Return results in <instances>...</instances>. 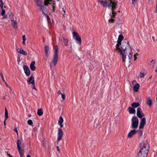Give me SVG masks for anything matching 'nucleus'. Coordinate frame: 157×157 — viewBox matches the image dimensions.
Wrapping results in <instances>:
<instances>
[{"label":"nucleus","instance_id":"1","mask_svg":"<svg viewBox=\"0 0 157 157\" xmlns=\"http://www.w3.org/2000/svg\"><path fill=\"white\" fill-rule=\"evenodd\" d=\"M117 51L121 55L122 62L130 65L132 58V52L129 42L123 41L121 46V49Z\"/></svg>","mask_w":157,"mask_h":157},{"label":"nucleus","instance_id":"2","mask_svg":"<svg viewBox=\"0 0 157 157\" xmlns=\"http://www.w3.org/2000/svg\"><path fill=\"white\" fill-rule=\"evenodd\" d=\"M98 2L100 3L104 7H108L109 8H111L112 10L111 13L110 14L111 18L109 19V21L110 23H113L114 19L113 18L115 17L117 13L115 11L117 7V2L115 0H106L105 1L98 0Z\"/></svg>","mask_w":157,"mask_h":157},{"label":"nucleus","instance_id":"3","mask_svg":"<svg viewBox=\"0 0 157 157\" xmlns=\"http://www.w3.org/2000/svg\"><path fill=\"white\" fill-rule=\"evenodd\" d=\"M149 151V146L147 142L140 144V150L138 153V157H146Z\"/></svg>","mask_w":157,"mask_h":157},{"label":"nucleus","instance_id":"4","mask_svg":"<svg viewBox=\"0 0 157 157\" xmlns=\"http://www.w3.org/2000/svg\"><path fill=\"white\" fill-rule=\"evenodd\" d=\"M63 121L64 120L63 117H59L58 121V124L59 125L60 128H58L57 138V141L58 142L62 139L63 136V131L61 128L63 127Z\"/></svg>","mask_w":157,"mask_h":157},{"label":"nucleus","instance_id":"5","mask_svg":"<svg viewBox=\"0 0 157 157\" xmlns=\"http://www.w3.org/2000/svg\"><path fill=\"white\" fill-rule=\"evenodd\" d=\"M58 47L57 46H56L55 48L54 55L53 56L52 60L50 64V67H52V63H53L54 66H56L57 63L58 59Z\"/></svg>","mask_w":157,"mask_h":157},{"label":"nucleus","instance_id":"6","mask_svg":"<svg viewBox=\"0 0 157 157\" xmlns=\"http://www.w3.org/2000/svg\"><path fill=\"white\" fill-rule=\"evenodd\" d=\"M34 1L41 11L42 12L47 11L46 8L42 5L43 3L42 0H34Z\"/></svg>","mask_w":157,"mask_h":157},{"label":"nucleus","instance_id":"7","mask_svg":"<svg viewBox=\"0 0 157 157\" xmlns=\"http://www.w3.org/2000/svg\"><path fill=\"white\" fill-rule=\"evenodd\" d=\"M132 128H137L139 124V119L136 116H133L132 117Z\"/></svg>","mask_w":157,"mask_h":157},{"label":"nucleus","instance_id":"8","mask_svg":"<svg viewBox=\"0 0 157 157\" xmlns=\"http://www.w3.org/2000/svg\"><path fill=\"white\" fill-rule=\"evenodd\" d=\"M124 37L122 35H120L118 37V40L117 41V43L116 44V51H117L121 49L120 45H122L121 44V41L123 39Z\"/></svg>","mask_w":157,"mask_h":157},{"label":"nucleus","instance_id":"9","mask_svg":"<svg viewBox=\"0 0 157 157\" xmlns=\"http://www.w3.org/2000/svg\"><path fill=\"white\" fill-rule=\"evenodd\" d=\"M21 144V141L19 140H17V147L18 151L19 152L21 157H22V156L23 155V151L22 150L21 147L20 146V144Z\"/></svg>","mask_w":157,"mask_h":157},{"label":"nucleus","instance_id":"10","mask_svg":"<svg viewBox=\"0 0 157 157\" xmlns=\"http://www.w3.org/2000/svg\"><path fill=\"white\" fill-rule=\"evenodd\" d=\"M73 37L77 41L79 45L81 44V39L78 33L75 32L73 33Z\"/></svg>","mask_w":157,"mask_h":157},{"label":"nucleus","instance_id":"11","mask_svg":"<svg viewBox=\"0 0 157 157\" xmlns=\"http://www.w3.org/2000/svg\"><path fill=\"white\" fill-rule=\"evenodd\" d=\"M10 20L11 25L13 28L15 29H17L18 28V25L17 20H14L13 18L12 17L10 18Z\"/></svg>","mask_w":157,"mask_h":157},{"label":"nucleus","instance_id":"12","mask_svg":"<svg viewBox=\"0 0 157 157\" xmlns=\"http://www.w3.org/2000/svg\"><path fill=\"white\" fill-rule=\"evenodd\" d=\"M146 119L144 117L141 119V121L140 123L139 126V128L142 129L144 128V126L146 123Z\"/></svg>","mask_w":157,"mask_h":157},{"label":"nucleus","instance_id":"13","mask_svg":"<svg viewBox=\"0 0 157 157\" xmlns=\"http://www.w3.org/2000/svg\"><path fill=\"white\" fill-rule=\"evenodd\" d=\"M25 72L26 75L29 76L30 75V72L29 67L26 65H24L23 67Z\"/></svg>","mask_w":157,"mask_h":157},{"label":"nucleus","instance_id":"14","mask_svg":"<svg viewBox=\"0 0 157 157\" xmlns=\"http://www.w3.org/2000/svg\"><path fill=\"white\" fill-rule=\"evenodd\" d=\"M27 82L29 84H32V85H33L35 84V80L34 77L31 76L28 79Z\"/></svg>","mask_w":157,"mask_h":157},{"label":"nucleus","instance_id":"15","mask_svg":"<svg viewBox=\"0 0 157 157\" xmlns=\"http://www.w3.org/2000/svg\"><path fill=\"white\" fill-rule=\"evenodd\" d=\"M137 115L140 118H142L143 116H144L143 113L141 114V109L139 108L137 109Z\"/></svg>","mask_w":157,"mask_h":157},{"label":"nucleus","instance_id":"16","mask_svg":"<svg viewBox=\"0 0 157 157\" xmlns=\"http://www.w3.org/2000/svg\"><path fill=\"white\" fill-rule=\"evenodd\" d=\"M136 131L135 130H131L128 134V137L130 138L132 137L133 136L136 134Z\"/></svg>","mask_w":157,"mask_h":157},{"label":"nucleus","instance_id":"17","mask_svg":"<svg viewBox=\"0 0 157 157\" xmlns=\"http://www.w3.org/2000/svg\"><path fill=\"white\" fill-rule=\"evenodd\" d=\"M44 146L46 150H48L49 147L48 141L47 140H45L43 143Z\"/></svg>","mask_w":157,"mask_h":157},{"label":"nucleus","instance_id":"18","mask_svg":"<svg viewBox=\"0 0 157 157\" xmlns=\"http://www.w3.org/2000/svg\"><path fill=\"white\" fill-rule=\"evenodd\" d=\"M146 103L147 104L151 107L152 105V100L150 97H148L147 98Z\"/></svg>","mask_w":157,"mask_h":157},{"label":"nucleus","instance_id":"19","mask_svg":"<svg viewBox=\"0 0 157 157\" xmlns=\"http://www.w3.org/2000/svg\"><path fill=\"white\" fill-rule=\"evenodd\" d=\"M35 61H33L30 64V69L33 71H34L36 69V67L35 66Z\"/></svg>","mask_w":157,"mask_h":157},{"label":"nucleus","instance_id":"20","mask_svg":"<svg viewBox=\"0 0 157 157\" xmlns=\"http://www.w3.org/2000/svg\"><path fill=\"white\" fill-rule=\"evenodd\" d=\"M128 111L130 114H134L135 113V110L134 108L131 107L128 108Z\"/></svg>","mask_w":157,"mask_h":157},{"label":"nucleus","instance_id":"21","mask_svg":"<svg viewBox=\"0 0 157 157\" xmlns=\"http://www.w3.org/2000/svg\"><path fill=\"white\" fill-rule=\"evenodd\" d=\"M140 87V85L138 83H136L133 87V90L135 92L138 91Z\"/></svg>","mask_w":157,"mask_h":157},{"label":"nucleus","instance_id":"22","mask_svg":"<svg viewBox=\"0 0 157 157\" xmlns=\"http://www.w3.org/2000/svg\"><path fill=\"white\" fill-rule=\"evenodd\" d=\"M61 41L64 43L65 45L67 46L68 45V40L67 39L63 38L61 39Z\"/></svg>","mask_w":157,"mask_h":157},{"label":"nucleus","instance_id":"23","mask_svg":"<svg viewBox=\"0 0 157 157\" xmlns=\"http://www.w3.org/2000/svg\"><path fill=\"white\" fill-rule=\"evenodd\" d=\"M139 105V104L138 102H133L131 105L133 108H134L138 107Z\"/></svg>","mask_w":157,"mask_h":157},{"label":"nucleus","instance_id":"24","mask_svg":"<svg viewBox=\"0 0 157 157\" xmlns=\"http://www.w3.org/2000/svg\"><path fill=\"white\" fill-rule=\"evenodd\" d=\"M44 49L45 51V55L47 56L48 54V51L49 50V47L47 45H46L44 47Z\"/></svg>","mask_w":157,"mask_h":157},{"label":"nucleus","instance_id":"25","mask_svg":"<svg viewBox=\"0 0 157 157\" xmlns=\"http://www.w3.org/2000/svg\"><path fill=\"white\" fill-rule=\"evenodd\" d=\"M37 114L39 116H41L43 114L42 109H39L37 110Z\"/></svg>","mask_w":157,"mask_h":157},{"label":"nucleus","instance_id":"26","mask_svg":"<svg viewBox=\"0 0 157 157\" xmlns=\"http://www.w3.org/2000/svg\"><path fill=\"white\" fill-rule=\"evenodd\" d=\"M4 3L3 1L0 2V7L1 9V10H5L4 9L6 8V6H3Z\"/></svg>","mask_w":157,"mask_h":157},{"label":"nucleus","instance_id":"27","mask_svg":"<svg viewBox=\"0 0 157 157\" xmlns=\"http://www.w3.org/2000/svg\"><path fill=\"white\" fill-rule=\"evenodd\" d=\"M5 117L6 120L8 118V111L7 109L6 108H5Z\"/></svg>","mask_w":157,"mask_h":157},{"label":"nucleus","instance_id":"28","mask_svg":"<svg viewBox=\"0 0 157 157\" xmlns=\"http://www.w3.org/2000/svg\"><path fill=\"white\" fill-rule=\"evenodd\" d=\"M47 12V11L46 12H42V13H43V14H44V15L45 16V17L47 18L48 22L49 23V21L50 20V19L49 18V17L45 13V12Z\"/></svg>","mask_w":157,"mask_h":157},{"label":"nucleus","instance_id":"29","mask_svg":"<svg viewBox=\"0 0 157 157\" xmlns=\"http://www.w3.org/2000/svg\"><path fill=\"white\" fill-rule=\"evenodd\" d=\"M51 0H44V4L45 6H48V4H50V2Z\"/></svg>","mask_w":157,"mask_h":157},{"label":"nucleus","instance_id":"30","mask_svg":"<svg viewBox=\"0 0 157 157\" xmlns=\"http://www.w3.org/2000/svg\"><path fill=\"white\" fill-rule=\"evenodd\" d=\"M26 38H25V35H24L22 36V44L24 45H25V41L26 40Z\"/></svg>","mask_w":157,"mask_h":157},{"label":"nucleus","instance_id":"31","mask_svg":"<svg viewBox=\"0 0 157 157\" xmlns=\"http://www.w3.org/2000/svg\"><path fill=\"white\" fill-rule=\"evenodd\" d=\"M20 54H23L25 56H26L27 55V53L26 51H24L23 49H22Z\"/></svg>","mask_w":157,"mask_h":157},{"label":"nucleus","instance_id":"32","mask_svg":"<svg viewBox=\"0 0 157 157\" xmlns=\"http://www.w3.org/2000/svg\"><path fill=\"white\" fill-rule=\"evenodd\" d=\"M16 51H17V53L20 54L21 53V50L22 49V48H16Z\"/></svg>","mask_w":157,"mask_h":157},{"label":"nucleus","instance_id":"33","mask_svg":"<svg viewBox=\"0 0 157 157\" xmlns=\"http://www.w3.org/2000/svg\"><path fill=\"white\" fill-rule=\"evenodd\" d=\"M28 124L29 125H31L33 124V121L31 120H29L27 121Z\"/></svg>","mask_w":157,"mask_h":157},{"label":"nucleus","instance_id":"34","mask_svg":"<svg viewBox=\"0 0 157 157\" xmlns=\"http://www.w3.org/2000/svg\"><path fill=\"white\" fill-rule=\"evenodd\" d=\"M1 15L2 16H4V14L5 13L6 11L5 10H1Z\"/></svg>","mask_w":157,"mask_h":157},{"label":"nucleus","instance_id":"35","mask_svg":"<svg viewBox=\"0 0 157 157\" xmlns=\"http://www.w3.org/2000/svg\"><path fill=\"white\" fill-rule=\"evenodd\" d=\"M62 9L63 12V16L64 17H65V15L66 13L65 8L64 9L63 8Z\"/></svg>","mask_w":157,"mask_h":157},{"label":"nucleus","instance_id":"36","mask_svg":"<svg viewBox=\"0 0 157 157\" xmlns=\"http://www.w3.org/2000/svg\"><path fill=\"white\" fill-rule=\"evenodd\" d=\"M138 55V54L137 53H136L134 55V60H136L137 59V57L136 56H137Z\"/></svg>","mask_w":157,"mask_h":157},{"label":"nucleus","instance_id":"37","mask_svg":"<svg viewBox=\"0 0 157 157\" xmlns=\"http://www.w3.org/2000/svg\"><path fill=\"white\" fill-rule=\"evenodd\" d=\"M62 98L63 100H64L65 99V96L64 94H62Z\"/></svg>","mask_w":157,"mask_h":157},{"label":"nucleus","instance_id":"38","mask_svg":"<svg viewBox=\"0 0 157 157\" xmlns=\"http://www.w3.org/2000/svg\"><path fill=\"white\" fill-rule=\"evenodd\" d=\"M0 75H1V78H2V80H3V82H5V80L4 79L3 75H2V73H0Z\"/></svg>","mask_w":157,"mask_h":157},{"label":"nucleus","instance_id":"39","mask_svg":"<svg viewBox=\"0 0 157 157\" xmlns=\"http://www.w3.org/2000/svg\"><path fill=\"white\" fill-rule=\"evenodd\" d=\"M145 76L144 74L143 73H140V78H143Z\"/></svg>","mask_w":157,"mask_h":157},{"label":"nucleus","instance_id":"40","mask_svg":"<svg viewBox=\"0 0 157 157\" xmlns=\"http://www.w3.org/2000/svg\"><path fill=\"white\" fill-rule=\"evenodd\" d=\"M5 83V85H6V86H7V87H9V88L10 89V90L11 91V88L10 87V86H9L7 84V83H6V82L5 81V82H4Z\"/></svg>","mask_w":157,"mask_h":157},{"label":"nucleus","instance_id":"41","mask_svg":"<svg viewBox=\"0 0 157 157\" xmlns=\"http://www.w3.org/2000/svg\"><path fill=\"white\" fill-rule=\"evenodd\" d=\"M132 4H134L135 3V2L137 1V0H132Z\"/></svg>","mask_w":157,"mask_h":157},{"label":"nucleus","instance_id":"42","mask_svg":"<svg viewBox=\"0 0 157 157\" xmlns=\"http://www.w3.org/2000/svg\"><path fill=\"white\" fill-rule=\"evenodd\" d=\"M14 130H15V132L17 133V135H18V132H17V128H14Z\"/></svg>","mask_w":157,"mask_h":157},{"label":"nucleus","instance_id":"43","mask_svg":"<svg viewBox=\"0 0 157 157\" xmlns=\"http://www.w3.org/2000/svg\"><path fill=\"white\" fill-rule=\"evenodd\" d=\"M54 4H55L54 3L53 4V11L54 12L55 11V6H54Z\"/></svg>","mask_w":157,"mask_h":157},{"label":"nucleus","instance_id":"44","mask_svg":"<svg viewBox=\"0 0 157 157\" xmlns=\"http://www.w3.org/2000/svg\"><path fill=\"white\" fill-rule=\"evenodd\" d=\"M35 84H33V85H32V86H33V88L36 90V87L35 86V85H34Z\"/></svg>","mask_w":157,"mask_h":157},{"label":"nucleus","instance_id":"45","mask_svg":"<svg viewBox=\"0 0 157 157\" xmlns=\"http://www.w3.org/2000/svg\"><path fill=\"white\" fill-rule=\"evenodd\" d=\"M57 93L58 94H61V95L63 94L61 92L60 90H59L58 91V92H57Z\"/></svg>","mask_w":157,"mask_h":157},{"label":"nucleus","instance_id":"46","mask_svg":"<svg viewBox=\"0 0 157 157\" xmlns=\"http://www.w3.org/2000/svg\"><path fill=\"white\" fill-rule=\"evenodd\" d=\"M17 62L18 63L21 60H20V57H18L17 58Z\"/></svg>","mask_w":157,"mask_h":157},{"label":"nucleus","instance_id":"47","mask_svg":"<svg viewBox=\"0 0 157 157\" xmlns=\"http://www.w3.org/2000/svg\"><path fill=\"white\" fill-rule=\"evenodd\" d=\"M155 12L157 13V1L156 2V10Z\"/></svg>","mask_w":157,"mask_h":157},{"label":"nucleus","instance_id":"48","mask_svg":"<svg viewBox=\"0 0 157 157\" xmlns=\"http://www.w3.org/2000/svg\"><path fill=\"white\" fill-rule=\"evenodd\" d=\"M48 54L47 56L46 55V58H45V59L46 60H47V59H48Z\"/></svg>","mask_w":157,"mask_h":157},{"label":"nucleus","instance_id":"49","mask_svg":"<svg viewBox=\"0 0 157 157\" xmlns=\"http://www.w3.org/2000/svg\"><path fill=\"white\" fill-rule=\"evenodd\" d=\"M57 150L59 152L60 151V149H59V147L58 146H57Z\"/></svg>","mask_w":157,"mask_h":157},{"label":"nucleus","instance_id":"50","mask_svg":"<svg viewBox=\"0 0 157 157\" xmlns=\"http://www.w3.org/2000/svg\"><path fill=\"white\" fill-rule=\"evenodd\" d=\"M6 119H5V120H4V124L5 126L6 125Z\"/></svg>","mask_w":157,"mask_h":157},{"label":"nucleus","instance_id":"51","mask_svg":"<svg viewBox=\"0 0 157 157\" xmlns=\"http://www.w3.org/2000/svg\"><path fill=\"white\" fill-rule=\"evenodd\" d=\"M7 17V16H4L2 17V19H3Z\"/></svg>","mask_w":157,"mask_h":157},{"label":"nucleus","instance_id":"52","mask_svg":"<svg viewBox=\"0 0 157 157\" xmlns=\"http://www.w3.org/2000/svg\"><path fill=\"white\" fill-rule=\"evenodd\" d=\"M152 38L154 41H155V37L154 36H152Z\"/></svg>","mask_w":157,"mask_h":157},{"label":"nucleus","instance_id":"53","mask_svg":"<svg viewBox=\"0 0 157 157\" xmlns=\"http://www.w3.org/2000/svg\"><path fill=\"white\" fill-rule=\"evenodd\" d=\"M76 70H74V72L75 73H76Z\"/></svg>","mask_w":157,"mask_h":157},{"label":"nucleus","instance_id":"54","mask_svg":"<svg viewBox=\"0 0 157 157\" xmlns=\"http://www.w3.org/2000/svg\"><path fill=\"white\" fill-rule=\"evenodd\" d=\"M2 26V25L1 24V23L0 22V27Z\"/></svg>","mask_w":157,"mask_h":157},{"label":"nucleus","instance_id":"55","mask_svg":"<svg viewBox=\"0 0 157 157\" xmlns=\"http://www.w3.org/2000/svg\"><path fill=\"white\" fill-rule=\"evenodd\" d=\"M27 157H31L30 155H27Z\"/></svg>","mask_w":157,"mask_h":157},{"label":"nucleus","instance_id":"56","mask_svg":"<svg viewBox=\"0 0 157 157\" xmlns=\"http://www.w3.org/2000/svg\"><path fill=\"white\" fill-rule=\"evenodd\" d=\"M7 155L10 157H12V156H10V155L8 154H7Z\"/></svg>","mask_w":157,"mask_h":157},{"label":"nucleus","instance_id":"57","mask_svg":"<svg viewBox=\"0 0 157 157\" xmlns=\"http://www.w3.org/2000/svg\"><path fill=\"white\" fill-rule=\"evenodd\" d=\"M11 16L10 17V18L11 17H13V14H12V15H10V16Z\"/></svg>","mask_w":157,"mask_h":157},{"label":"nucleus","instance_id":"58","mask_svg":"<svg viewBox=\"0 0 157 157\" xmlns=\"http://www.w3.org/2000/svg\"><path fill=\"white\" fill-rule=\"evenodd\" d=\"M11 16L10 17V18L11 17H13V14H12V15H10V16Z\"/></svg>","mask_w":157,"mask_h":157},{"label":"nucleus","instance_id":"59","mask_svg":"<svg viewBox=\"0 0 157 157\" xmlns=\"http://www.w3.org/2000/svg\"><path fill=\"white\" fill-rule=\"evenodd\" d=\"M3 99H4V100H5L6 99V98L5 97H3Z\"/></svg>","mask_w":157,"mask_h":157},{"label":"nucleus","instance_id":"60","mask_svg":"<svg viewBox=\"0 0 157 157\" xmlns=\"http://www.w3.org/2000/svg\"><path fill=\"white\" fill-rule=\"evenodd\" d=\"M151 77H152V76H151V77L149 78L151 79Z\"/></svg>","mask_w":157,"mask_h":157},{"label":"nucleus","instance_id":"61","mask_svg":"<svg viewBox=\"0 0 157 157\" xmlns=\"http://www.w3.org/2000/svg\"><path fill=\"white\" fill-rule=\"evenodd\" d=\"M155 71L157 72V69L155 70Z\"/></svg>","mask_w":157,"mask_h":157},{"label":"nucleus","instance_id":"62","mask_svg":"<svg viewBox=\"0 0 157 157\" xmlns=\"http://www.w3.org/2000/svg\"><path fill=\"white\" fill-rule=\"evenodd\" d=\"M134 82H135V81H133L132 82V83H133Z\"/></svg>","mask_w":157,"mask_h":157},{"label":"nucleus","instance_id":"63","mask_svg":"<svg viewBox=\"0 0 157 157\" xmlns=\"http://www.w3.org/2000/svg\"><path fill=\"white\" fill-rule=\"evenodd\" d=\"M2 1V0H0V2Z\"/></svg>","mask_w":157,"mask_h":157},{"label":"nucleus","instance_id":"64","mask_svg":"<svg viewBox=\"0 0 157 157\" xmlns=\"http://www.w3.org/2000/svg\"><path fill=\"white\" fill-rule=\"evenodd\" d=\"M156 101H157V98H156Z\"/></svg>","mask_w":157,"mask_h":157}]
</instances>
